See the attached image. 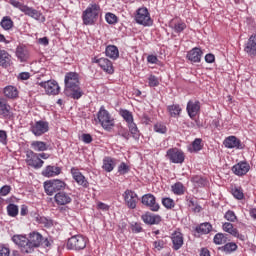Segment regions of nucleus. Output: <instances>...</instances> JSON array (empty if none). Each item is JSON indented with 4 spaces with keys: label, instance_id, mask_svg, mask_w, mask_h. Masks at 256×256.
<instances>
[{
    "label": "nucleus",
    "instance_id": "nucleus-1",
    "mask_svg": "<svg viewBox=\"0 0 256 256\" xmlns=\"http://www.w3.org/2000/svg\"><path fill=\"white\" fill-rule=\"evenodd\" d=\"M65 90L64 93L71 99H81L83 97V90L79 86V75L75 72H69L64 79Z\"/></svg>",
    "mask_w": 256,
    "mask_h": 256
},
{
    "label": "nucleus",
    "instance_id": "nucleus-2",
    "mask_svg": "<svg viewBox=\"0 0 256 256\" xmlns=\"http://www.w3.org/2000/svg\"><path fill=\"white\" fill-rule=\"evenodd\" d=\"M100 7L97 4H91L82 15L84 25H93L99 17Z\"/></svg>",
    "mask_w": 256,
    "mask_h": 256
},
{
    "label": "nucleus",
    "instance_id": "nucleus-3",
    "mask_svg": "<svg viewBox=\"0 0 256 256\" xmlns=\"http://www.w3.org/2000/svg\"><path fill=\"white\" fill-rule=\"evenodd\" d=\"M65 187H67V184L61 180H50L44 182V191L46 195H49L50 197H52L54 193L57 194L63 191Z\"/></svg>",
    "mask_w": 256,
    "mask_h": 256
},
{
    "label": "nucleus",
    "instance_id": "nucleus-4",
    "mask_svg": "<svg viewBox=\"0 0 256 256\" xmlns=\"http://www.w3.org/2000/svg\"><path fill=\"white\" fill-rule=\"evenodd\" d=\"M97 118L103 129H111V127L115 126V120L111 117L109 111L105 109V106L100 107Z\"/></svg>",
    "mask_w": 256,
    "mask_h": 256
},
{
    "label": "nucleus",
    "instance_id": "nucleus-5",
    "mask_svg": "<svg viewBox=\"0 0 256 256\" xmlns=\"http://www.w3.org/2000/svg\"><path fill=\"white\" fill-rule=\"evenodd\" d=\"M87 247V238L83 235H74L67 241V249L81 251Z\"/></svg>",
    "mask_w": 256,
    "mask_h": 256
},
{
    "label": "nucleus",
    "instance_id": "nucleus-6",
    "mask_svg": "<svg viewBox=\"0 0 256 256\" xmlns=\"http://www.w3.org/2000/svg\"><path fill=\"white\" fill-rule=\"evenodd\" d=\"M135 21L138 25H143L144 27H151V25H153V20L147 8H139L137 10Z\"/></svg>",
    "mask_w": 256,
    "mask_h": 256
},
{
    "label": "nucleus",
    "instance_id": "nucleus-7",
    "mask_svg": "<svg viewBox=\"0 0 256 256\" xmlns=\"http://www.w3.org/2000/svg\"><path fill=\"white\" fill-rule=\"evenodd\" d=\"M26 163L29 167H33V169H41L43 167V163H45L39 157V154L33 152L32 150L26 151Z\"/></svg>",
    "mask_w": 256,
    "mask_h": 256
},
{
    "label": "nucleus",
    "instance_id": "nucleus-8",
    "mask_svg": "<svg viewBox=\"0 0 256 256\" xmlns=\"http://www.w3.org/2000/svg\"><path fill=\"white\" fill-rule=\"evenodd\" d=\"M41 243H43V235L39 232L30 233L28 238V250H26L27 253H33L37 247H41Z\"/></svg>",
    "mask_w": 256,
    "mask_h": 256
},
{
    "label": "nucleus",
    "instance_id": "nucleus-9",
    "mask_svg": "<svg viewBox=\"0 0 256 256\" xmlns=\"http://www.w3.org/2000/svg\"><path fill=\"white\" fill-rule=\"evenodd\" d=\"M39 85L45 89L47 95H59V91H61L59 84L55 80L40 82Z\"/></svg>",
    "mask_w": 256,
    "mask_h": 256
},
{
    "label": "nucleus",
    "instance_id": "nucleus-10",
    "mask_svg": "<svg viewBox=\"0 0 256 256\" xmlns=\"http://www.w3.org/2000/svg\"><path fill=\"white\" fill-rule=\"evenodd\" d=\"M124 201L129 209H135L137 207L138 196L135 191L127 189L124 194Z\"/></svg>",
    "mask_w": 256,
    "mask_h": 256
},
{
    "label": "nucleus",
    "instance_id": "nucleus-11",
    "mask_svg": "<svg viewBox=\"0 0 256 256\" xmlns=\"http://www.w3.org/2000/svg\"><path fill=\"white\" fill-rule=\"evenodd\" d=\"M49 131V123L45 121H37L32 127L31 132L35 137H41V135H45Z\"/></svg>",
    "mask_w": 256,
    "mask_h": 256
},
{
    "label": "nucleus",
    "instance_id": "nucleus-12",
    "mask_svg": "<svg viewBox=\"0 0 256 256\" xmlns=\"http://www.w3.org/2000/svg\"><path fill=\"white\" fill-rule=\"evenodd\" d=\"M166 157L171 161V163H183V161H185V154L177 148L169 149Z\"/></svg>",
    "mask_w": 256,
    "mask_h": 256
},
{
    "label": "nucleus",
    "instance_id": "nucleus-13",
    "mask_svg": "<svg viewBox=\"0 0 256 256\" xmlns=\"http://www.w3.org/2000/svg\"><path fill=\"white\" fill-rule=\"evenodd\" d=\"M244 53H246L248 57H256V34L251 35L245 43Z\"/></svg>",
    "mask_w": 256,
    "mask_h": 256
},
{
    "label": "nucleus",
    "instance_id": "nucleus-14",
    "mask_svg": "<svg viewBox=\"0 0 256 256\" xmlns=\"http://www.w3.org/2000/svg\"><path fill=\"white\" fill-rule=\"evenodd\" d=\"M142 204L149 207L150 211H159V204L157 203L153 194H145L142 196Z\"/></svg>",
    "mask_w": 256,
    "mask_h": 256
},
{
    "label": "nucleus",
    "instance_id": "nucleus-15",
    "mask_svg": "<svg viewBox=\"0 0 256 256\" xmlns=\"http://www.w3.org/2000/svg\"><path fill=\"white\" fill-rule=\"evenodd\" d=\"M71 175L74 181L81 185V187H84L85 189L89 187V181H87V178L84 177V175L79 171V169L75 167L71 168Z\"/></svg>",
    "mask_w": 256,
    "mask_h": 256
},
{
    "label": "nucleus",
    "instance_id": "nucleus-16",
    "mask_svg": "<svg viewBox=\"0 0 256 256\" xmlns=\"http://www.w3.org/2000/svg\"><path fill=\"white\" fill-rule=\"evenodd\" d=\"M12 241L15 245H18L22 253H27L29 247V239L27 237L23 235H14Z\"/></svg>",
    "mask_w": 256,
    "mask_h": 256
},
{
    "label": "nucleus",
    "instance_id": "nucleus-17",
    "mask_svg": "<svg viewBox=\"0 0 256 256\" xmlns=\"http://www.w3.org/2000/svg\"><path fill=\"white\" fill-rule=\"evenodd\" d=\"M54 201L56 205H69L73 199L71 198V194L60 191L55 194Z\"/></svg>",
    "mask_w": 256,
    "mask_h": 256
},
{
    "label": "nucleus",
    "instance_id": "nucleus-18",
    "mask_svg": "<svg viewBox=\"0 0 256 256\" xmlns=\"http://www.w3.org/2000/svg\"><path fill=\"white\" fill-rule=\"evenodd\" d=\"M223 231L226 233H229L232 235V237H236L237 239H240V241H245V235L239 234V230L233 226L232 223L226 222L222 225Z\"/></svg>",
    "mask_w": 256,
    "mask_h": 256
},
{
    "label": "nucleus",
    "instance_id": "nucleus-19",
    "mask_svg": "<svg viewBox=\"0 0 256 256\" xmlns=\"http://www.w3.org/2000/svg\"><path fill=\"white\" fill-rule=\"evenodd\" d=\"M0 115L5 119H11L13 117V112H11V105L7 103V100L0 97Z\"/></svg>",
    "mask_w": 256,
    "mask_h": 256
},
{
    "label": "nucleus",
    "instance_id": "nucleus-20",
    "mask_svg": "<svg viewBox=\"0 0 256 256\" xmlns=\"http://www.w3.org/2000/svg\"><path fill=\"white\" fill-rule=\"evenodd\" d=\"M249 169H251V166H249V163L247 162H240L232 167L233 173L239 177L247 175V173H249Z\"/></svg>",
    "mask_w": 256,
    "mask_h": 256
},
{
    "label": "nucleus",
    "instance_id": "nucleus-21",
    "mask_svg": "<svg viewBox=\"0 0 256 256\" xmlns=\"http://www.w3.org/2000/svg\"><path fill=\"white\" fill-rule=\"evenodd\" d=\"M171 241L172 249H174V251H179V249L183 247V233L177 231L172 233Z\"/></svg>",
    "mask_w": 256,
    "mask_h": 256
},
{
    "label": "nucleus",
    "instance_id": "nucleus-22",
    "mask_svg": "<svg viewBox=\"0 0 256 256\" xmlns=\"http://www.w3.org/2000/svg\"><path fill=\"white\" fill-rule=\"evenodd\" d=\"M141 219L146 225H159L161 223V216L151 214V212H146L141 216Z\"/></svg>",
    "mask_w": 256,
    "mask_h": 256
},
{
    "label": "nucleus",
    "instance_id": "nucleus-23",
    "mask_svg": "<svg viewBox=\"0 0 256 256\" xmlns=\"http://www.w3.org/2000/svg\"><path fill=\"white\" fill-rule=\"evenodd\" d=\"M187 59L192 63H201V57H203V51L200 48L195 47L187 53Z\"/></svg>",
    "mask_w": 256,
    "mask_h": 256
},
{
    "label": "nucleus",
    "instance_id": "nucleus-24",
    "mask_svg": "<svg viewBox=\"0 0 256 256\" xmlns=\"http://www.w3.org/2000/svg\"><path fill=\"white\" fill-rule=\"evenodd\" d=\"M225 147L227 149H243V145L241 144V140H239L235 136H229L224 141Z\"/></svg>",
    "mask_w": 256,
    "mask_h": 256
},
{
    "label": "nucleus",
    "instance_id": "nucleus-25",
    "mask_svg": "<svg viewBox=\"0 0 256 256\" xmlns=\"http://www.w3.org/2000/svg\"><path fill=\"white\" fill-rule=\"evenodd\" d=\"M11 54L6 50H0V67L7 69L13 65Z\"/></svg>",
    "mask_w": 256,
    "mask_h": 256
},
{
    "label": "nucleus",
    "instance_id": "nucleus-26",
    "mask_svg": "<svg viewBox=\"0 0 256 256\" xmlns=\"http://www.w3.org/2000/svg\"><path fill=\"white\" fill-rule=\"evenodd\" d=\"M15 55L20 63H25L29 59V50H27V47L25 46H18Z\"/></svg>",
    "mask_w": 256,
    "mask_h": 256
},
{
    "label": "nucleus",
    "instance_id": "nucleus-27",
    "mask_svg": "<svg viewBox=\"0 0 256 256\" xmlns=\"http://www.w3.org/2000/svg\"><path fill=\"white\" fill-rule=\"evenodd\" d=\"M186 109L189 117L193 119V117H196L197 113H199V109H201V106L199 105V101H196V102L189 101L187 103Z\"/></svg>",
    "mask_w": 256,
    "mask_h": 256
},
{
    "label": "nucleus",
    "instance_id": "nucleus-28",
    "mask_svg": "<svg viewBox=\"0 0 256 256\" xmlns=\"http://www.w3.org/2000/svg\"><path fill=\"white\" fill-rule=\"evenodd\" d=\"M99 67H101V69H103V71H105L106 73H109V75H113L115 71L113 69V62H111L107 58H100Z\"/></svg>",
    "mask_w": 256,
    "mask_h": 256
},
{
    "label": "nucleus",
    "instance_id": "nucleus-29",
    "mask_svg": "<svg viewBox=\"0 0 256 256\" xmlns=\"http://www.w3.org/2000/svg\"><path fill=\"white\" fill-rule=\"evenodd\" d=\"M43 177H55L57 175H61V167L57 166H47L42 171Z\"/></svg>",
    "mask_w": 256,
    "mask_h": 256
},
{
    "label": "nucleus",
    "instance_id": "nucleus-30",
    "mask_svg": "<svg viewBox=\"0 0 256 256\" xmlns=\"http://www.w3.org/2000/svg\"><path fill=\"white\" fill-rule=\"evenodd\" d=\"M105 53L106 57H109L110 59H119V48H117L115 45L107 46Z\"/></svg>",
    "mask_w": 256,
    "mask_h": 256
},
{
    "label": "nucleus",
    "instance_id": "nucleus-31",
    "mask_svg": "<svg viewBox=\"0 0 256 256\" xmlns=\"http://www.w3.org/2000/svg\"><path fill=\"white\" fill-rule=\"evenodd\" d=\"M4 95L7 99H17L19 97V91L15 86H6L4 88Z\"/></svg>",
    "mask_w": 256,
    "mask_h": 256
},
{
    "label": "nucleus",
    "instance_id": "nucleus-32",
    "mask_svg": "<svg viewBox=\"0 0 256 256\" xmlns=\"http://www.w3.org/2000/svg\"><path fill=\"white\" fill-rule=\"evenodd\" d=\"M22 13H25V15H28V17H32L33 19H37V20H39L41 17V12H39L31 7H28L27 5L24 6Z\"/></svg>",
    "mask_w": 256,
    "mask_h": 256
},
{
    "label": "nucleus",
    "instance_id": "nucleus-33",
    "mask_svg": "<svg viewBox=\"0 0 256 256\" xmlns=\"http://www.w3.org/2000/svg\"><path fill=\"white\" fill-rule=\"evenodd\" d=\"M102 168L107 173H111L115 169V161L111 157L104 158Z\"/></svg>",
    "mask_w": 256,
    "mask_h": 256
},
{
    "label": "nucleus",
    "instance_id": "nucleus-34",
    "mask_svg": "<svg viewBox=\"0 0 256 256\" xmlns=\"http://www.w3.org/2000/svg\"><path fill=\"white\" fill-rule=\"evenodd\" d=\"M211 229H213V226H211L209 222H205L196 227V233L207 235L208 233H211Z\"/></svg>",
    "mask_w": 256,
    "mask_h": 256
},
{
    "label": "nucleus",
    "instance_id": "nucleus-35",
    "mask_svg": "<svg viewBox=\"0 0 256 256\" xmlns=\"http://www.w3.org/2000/svg\"><path fill=\"white\" fill-rule=\"evenodd\" d=\"M36 221L46 229H51V227H53V220L45 216H37Z\"/></svg>",
    "mask_w": 256,
    "mask_h": 256
},
{
    "label": "nucleus",
    "instance_id": "nucleus-36",
    "mask_svg": "<svg viewBox=\"0 0 256 256\" xmlns=\"http://www.w3.org/2000/svg\"><path fill=\"white\" fill-rule=\"evenodd\" d=\"M167 111L170 117H179V115H181V106H179V104L169 105Z\"/></svg>",
    "mask_w": 256,
    "mask_h": 256
},
{
    "label": "nucleus",
    "instance_id": "nucleus-37",
    "mask_svg": "<svg viewBox=\"0 0 256 256\" xmlns=\"http://www.w3.org/2000/svg\"><path fill=\"white\" fill-rule=\"evenodd\" d=\"M0 25L4 31L13 29V20L9 16H4L0 22Z\"/></svg>",
    "mask_w": 256,
    "mask_h": 256
},
{
    "label": "nucleus",
    "instance_id": "nucleus-38",
    "mask_svg": "<svg viewBox=\"0 0 256 256\" xmlns=\"http://www.w3.org/2000/svg\"><path fill=\"white\" fill-rule=\"evenodd\" d=\"M31 147L34 151H47V143L43 141H33Z\"/></svg>",
    "mask_w": 256,
    "mask_h": 256
},
{
    "label": "nucleus",
    "instance_id": "nucleus-39",
    "mask_svg": "<svg viewBox=\"0 0 256 256\" xmlns=\"http://www.w3.org/2000/svg\"><path fill=\"white\" fill-rule=\"evenodd\" d=\"M172 192L174 195H183L185 193V186L181 182L175 183L172 185Z\"/></svg>",
    "mask_w": 256,
    "mask_h": 256
},
{
    "label": "nucleus",
    "instance_id": "nucleus-40",
    "mask_svg": "<svg viewBox=\"0 0 256 256\" xmlns=\"http://www.w3.org/2000/svg\"><path fill=\"white\" fill-rule=\"evenodd\" d=\"M120 115L123 117L124 121H126L127 124L133 122V114L129 112V110L121 109Z\"/></svg>",
    "mask_w": 256,
    "mask_h": 256
},
{
    "label": "nucleus",
    "instance_id": "nucleus-41",
    "mask_svg": "<svg viewBox=\"0 0 256 256\" xmlns=\"http://www.w3.org/2000/svg\"><path fill=\"white\" fill-rule=\"evenodd\" d=\"M7 212L9 217H17L19 215V207L15 204H9L7 206Z\"/></svg>",
    "mask_w": 256,
    "mask_h": 256
},
{
    "label": "nucleus",
    "instance_id": "nucleus-42",
    "mask_svg": "<svg viewBox=\"0 0 256 256\" xmlns=\"http://www.w3.org/2000/svg\"><path fill=\"white\" fill-rule=\"evenodd\" d=\"M236 249H237V244L235 242L226 243L222 247V250L224 251V253H233Z\"/></svg>",
    "mask_w": 256,
    "mask_h": 256
},
{
    "label": "nucleus",
    "instance_id": "nucleus-43",
    "mask_svg": "<svg viewBox=\"0 0 256 256\" xmlns=\"http://www.w3.org/2000/svg\"><path fill=\"white\" fill-rule=\"evenodd\" d=\"M128 127L130 133L133 135L135 139H137V137H139V129L137 128V124H135V122L132 121L128 123Z\"/></svg>",
    "mask_w": 256,
    "mask_h": 256
},
{
    "label": "nucleus",
    "instance_id": "nucleus-44",
    "mask_svg": "<svg viewBox=\"0 0 256 256\" xmlns=\"http://www.w3.org/2000/svg\"><path fill=\"white\" fill-rule=\"evenodd\" d=\"M105 19H106V23H108L109 25H115V23H117L118 21L117 15L111 12L106 13Z\"/></svg>",
    "mask_w": 256,
    "mask_h": 256
},
{
    "label": "nucleus",
    "instance_id": "nucleus-45",
    "mask_svg": "<svg viewBox=\"0 0 256 256\" xmlns=\"http://www.w3.org/2000/svg\"><path fill=\"white\" fill-rule=\"evenodd\" d=\"M192 182L197 185V187H205L207 185V180L201 176L192 177Z\"/></svg>",
    "mask_w": 256,
    "mask_h": 256
},
{
    "label": "nucleus",
    "instance_id": "nucleus-46",
    "mask_svg": "<svg viewBox=\"0 0 256 256\" xmlns=\"http://www.w3.org/2000/svg\"><path fill=\"white\" fill-rule=\"evenodd\" d=\"M227 241V238L225 237V234L223 233H217L214 236V243L215 245H223Z\"/></svg>",
    "mask_w": 256,
    "mask_h": 256
},
{
    "label": "nucleus",
    "instance_id": "nucleus-47",
    "mask_svg": "<svg viewBox=\"0 0 256 256\" xmlns=\"http://www.w3.org/2000/svg\"><path fill=\"white\" fill-rule=\"evenodd\" d=\"M149 87H159V78L155 75H150L148 78Z\"/></svg>",
    "mask_w": 256,
    "mask_h": 256
},
{
    "label": "nucleus",
    "instance_id": "nucleus-48",
    "mask_svg": "<svg viewBox=\"0 0 256 256\" xmlns=\"http://www.w3.org/2000/svg\"><path fill=\"white\" fill-rule=\"evenodd\" d=\"M154 131L156 133L165 134V133H167V126H165V124L156 123L154 125Z\"/></svg>",
    "mask_w": 256,
    "mask_h": 256
},
{
    "label": "nucleus",
    "instance_id": "nucleus-49",
    "mask_svg": "<svg viewBox=\"0 0 256 256\" xmlns=\"http://www.w3.org/2000/svg\"><path fill=\"white\" fill-rule=\"evenodd\" d=\"M162 205L166 207V209H173L175 207V202L171 198L162 199Z\"/></svg>",
    "mask_w": 256,
    "mask_h": 256
},
{
    "label": "nucleus",
    "instance_id": "nucleus-50",
    "mask_svg": "<svg viewBox=\"0 0 256 256\" xmlns=\"http://www.w3.org/2000/svg\"><path fill=\"white\" fill-rule=\"evenodd\" d=\"M201 143H202L201 138H196V139L192 142V147H193V150H194L195 152L201 151V150L203 149V146H201Z\"/></svg>",
    "mask_w": 256,
    "mask_h": 256
},
{
    "label": "nucleus",
    "instance_id": "nucleus-51",
    "mask_svg": "<svg viewBox=\"0 0 256 256\" xmlns=\"http://www.w3.org/2000/svg\"><path fill=\"white\" fill-rule=\"evenodd\" d=\"M173 29H174L175 33H183V31H185V29H187V24H185L183 22L177 23L174 25Z\"/></svg>",
    "mask_w": 256,
    "mask_h": 256
},
{
    "label": "nucleus",
    "instance_id": "nucleus-52",
    "mask_svg": "<svg viewBox=\"0 0 256 256\" xmlns=\"http://www.w3.org/2000/svg\"><path fill=\"white\" fill-rule=\"evenodd\" d=\"M232 195L235 197V199L241 200L245 195L243 194V191L239 188H233L232 189Z\"/></svg>",
    "mask_w": 256,
    "mask_h": 256
},
{
    "label": "nucleus",
    "instance_id": "nucleus-53",
    "mask_svg": "<svg viewBox=\"0 0 256 256\" xmlns=\"http://www.w3.org/2000/svg\"><path fill=\"white\" fill-rule=\"evenodd\" d=\"M118 173H120V175H125L126 173H129V166H127V164H125V162H122L118 166Z\"/></svg>",
    "mask_w": 256,
    "mask_h": 256
},
{
    "label": "nucleus",
    "instance_id": "nucleus-54",
    "mask_svg": "<svg viewBox=\"0 0 256 256\" xmlns=\"http://www.w3.org/2000/svg\"><path fill=\"white\" fill-rule=\"evenodd\" d=\"M9 4L12 5V7H15L16 9H19L21 11H23V9H25L26 6L17 0H9Z\"/></svg>",
    "mask_w": 256,
    "mask_h": 256
},
{
    "label": "nucleus",
    "instance_id": "nucleus-55",
    "mask_svg": "<svg viewBox=\"0 0 256 256\" xmlns=\"http://www.w3.org/2000/svg\"><path fill=\"white\" fill-rule=\"evenodd\" d=\"M224 217L227 221H231V222L237 220V216L235 215V212L231 210L227 211Z\"/></svg>",
    "mask_w": 256,
    "mask_h": 256
},
{
    "label": "nucleus",
    "instance_id": "nucleus-56",
    "mask_svg": "<svg viewBox=\"0 0 256 256\" xmlns=\"http://www.w3.org/2000/svg\"><path fill=\"white\" fill-rule=\"evenodd\" d=\"M10 193H11V186L4 185L3 187L0 188V195L2 197H6V195H9Z\"/></svg>",
    "mask_w": 256,
    "mask_h": 256
},
{
    "label": "nucleus",
    "instance_id": "nucleus-57",
    "mask_svg": "<svg viewBox=\"0 0 256 256\" xmlns=\"http://www.w3.org/2000/svg\"><path fill=\"white\" fill-rule=\"evenodd\" d=\"M118 135L120 137H123L124 139H126L127 141H129V138L131 137V134H129V131H127L126 129L121 128L118 131Z\"/></svg>",
    "mask_w": 256,
    "mask_h": 256
},
{
    "label": "nucleus",
    "instance_id": "nucleus-58",
    "mask_svg": "<svg viewBox=\"0 0 256 256\" xmlns=\"http://www.w3.org/2000/svg\"><path fill=\"white\" fill-rule=\"evenodd\" d=\"M189 207L194 211V213H200L201 212V206L197 205L195 201L190 200L189 201Z\"/></svg>",
    "mask_w": 256,
    "mask_h": 256
},
{
    "label": "nucleus",
    "instance_id": "nucleus-59",
    "mask_svg": "<svg viewBox=\"0 0 256 256\" xmlns=\"http://www.w3.org/2000/svg\"><path fill=\"white\" fill-rule=\"evenodd\" d=\"M0 143L7 145V132L5 130H0Z\"/></svg>",
    "mask_w": 256,
    "mask_h": 256
},
{
    "label": "nucleus",
    "instance_id": "nucleus-60",
    "mask_svg": "<svg viewBox=\"0 0 256 256\" xmlns=\"http://www.w3.org/2000/svg\"><path fill=\"white\" fill-rule=\"evenodd\" d=\"M132 233H141L143 231V227H141V224L135 223L131 225Z\"/></svg>",
    "mask_w": 256,
    "mask_h": 256
},
{
    "label": "nucleus",
    "instance_id": "nucleus-61",
    "mask_svg": "<svg viewBox=\"0 0 256 256\" xmlns=\"http://www.w3.org/2000/svg\"><path fill=\"white\" fill-rule=\"evenodd\" d=\"M82 141L83 143L89 144L93 142V137L91 134H82Z\"/></svg>",
    "mask_w": 256,
    "mask_h": 256
},
{
    "label": "nucleus",
    "instance_id": "nucleus-62",
    "mask_svg": "<svg viewBox=\"0 0 256 256\" xmlns=\"http://www.w3.org/2000/svg\"><path fill=\"white\" fill-rule=\"evenodd\" d=\"M154 248L158 249V251H161V249H163V247L165 246V242L163 240H157L153 243Z\"/></svg>",
    "mask_w": 256,
    "mask_h": 256
},
{
    "label": "nucleus",
    "instance_id": "nucleus-63",
    "mask_svg": "<svg viewBox=\"0 0 256 256\" xmlns=\"http://www.w3.org/2000/svg\"><path fill=\"white\" fill-rule=\"evenodd\" d=\"M31 77V74L29 72H22L18 75V79L21 81H27Z\"/></svg>",
    "mask_w": 256,
    "mask_h": 256
},
{
    "label": "nucleus",
    "instance_id": "nucleus-64",
    "mask_svg": "<svg viewBox=\"0 0 256 256\" xmlns=\"http://www.w3.org/2000/svg\"><path fill=\"white\" fill-rule=\"evenodd\" d=\"M10 250L9 248L3 246L0 248V256H9L10 255Z\"/></svg>",
    "mask_w": 256,
    "mask_h": 256
}]
</instances>
